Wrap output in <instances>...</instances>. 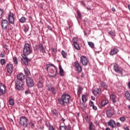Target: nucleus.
Wrapping results in <instances>:
<instances>
[{"label":"nucleus","instance_id":"nucleus-1","mask_svg":"<svg viewBox=\"0 0 130 130\" xmlns=\"http://www.w3.org/2000/svg\"><path fill=\"white\" fill-rule=\"evenodd\" d=\"M70 99H71V96L67 93H64L61 95V98L58 99V101L60 105L64 106L65 104L70 103Z\"/></svg>","mask_w":130,"mask_h":130},{"label":"nucleus","instance_id":"nucleus-2","mask_svg":"<svg viewBox=\"0 0 130 130\" xmlns=\"http://www.w3.org/2000/svg\"><path fill=\"white\" fill-rule=\"evenodd\" d=\"M32 52V49H31V46L28 43H26L24 45L23 48V53L25 54V55H28V54H30Z\"/></svg>","mask_w":130,"mask_h":130},{"label":"nucleus","instance_id":"nucleus-3","mask_svg":"<svg viewBox=\"0 0 130 130\" xmlns=\"http://www.w3.org/2000/svg\"><path fill=\"white\" fill-rule=\"evenodd\" d=\"M19 122L21 125H22L24 127H27L28 126V119L25 116H22L20 118Z\"/></svg>","mask_w":130,"mask_h":130},{"label":"nucleus","instance_id":"nucleus-4","mask_svg":"<svg viewBox=\"0 0 130 130\" xmlns=\"http://www.w3.org/2000/svg\"><path fill=\"white\" fill-rule=\"evenodd\" d=\"M15 88L17 90H18L19 91L21 90H24V85L23 84V81H15Z\"/></svg>","mask_w":130,"mask_h":130},{"label":"nucleus","instance_id":"nucleus-5","mask_svg":"<svg viewBox=\"0 0 130 130\" xmlns=\"http://www.w3.org/2000/svg\"><path fill=\"white\" fill-rule=\"evenodd\" d=\"M80 62L82 64V66H87V64H88V62H89V59H88V58L85 56L82 55L80 57Z\"/></svg>","mask_w":130,"mask_h":130},{"label":"nucleus","instance_id":"nucleus-6","mask_svg":"<svg viewBox=\"0 0 130 130\" xmlns=\"http://www.w3.org/2000/svg\"><path fill=\"white\" fill-rule=\"evenodd\" d=\"M26 84L28 87L30 88L34 86V82H33V79L30 77H27L26 79Z\"/></svg>","mask_w":130,"mask_h":130},{"label":"nucleus","instance_id":"nucleus-7","mask_svg":"<svg viewBox=\"0 0 130 130\" xmlns=\"http://www.w3.org/2000/svg\"><path fill=\"white\" fill-rule=\"evenodd\" d=\"M6 68L7 70V72L8 73H9V74H12L13 73V70L14 69V66L13 64L11 63H8L6 65Z\"/></svg>","mask_w":130,"mask_h":130},{"label":"nucleus","instance_id":"nucleus-8","mask_svg":"<svg viewBox=\"0 0 130 130\" xmlns=\"http://www.w3.org/2000/svg\"><path fill=\"white\" fill-rule=\"evenodd\" d=\"M4 94H6V85L1 83L0 84V96H3Z\"/></svg>","mask_w":130,"mask_h":130},{"label":"nucleus","instance_id":"nucleus-9","mask_svg":"<svg viewBox=\"0 0 130 130\" xmlns=\"http://www.w3.org/2000/svg\"><path fill=\"white\" fill-rule=\"evenodd\" d=\"M113 69L116 73H119L120 75L122 76V72H123V70L120 69L119 67H118V65L116 64H114Z\"/></svg>","mask_w":130,"mask_h":130},{"label":"nucleus","instance_id":"nucleus-10","mask_svg":"<svg viewBox=\"0 0 130 130\" xmlns=\"http://www.w3.org/2000/svg\"><path fill=\"white\" fill-rule=\"evenodd\" d=\"M8 20L11 24H14L15 23V18H14V14L10 13L9 14Z\"/></svg>","mask_w":130,"mask_h":130},{"label":"nucleus","instance_id":"nucleus-11","mask_svg":"<svg viewBox=\"0 0 130 130\" xmlns=\"http://www.w3.org/2000/svg\"><path fill=\"white\" fill-rule=\"evenodd\" d=\"M106 114L107 117H111L113 115H114V110L113 109H110L107 111Z\"/></svg>","mask_w":130,"mask_h":130},{"label":"nucleus","instance_id":"nucleus-12","mask_svg":"<svg viewBox=\"0 0 130 130\" xmlns=\"http://www.w3.org/2000/svg\"><path fill=\"white\" fill-rule=\"evenodd\" d=\"M2 27L4 30L8 29V21L6 19L2 20L1 23Z\"/></svg>","mask_w":130,"mask_h":130},{"label":"nucleus","instance_id":"nucleus-13","mask_svg":"<svg viewBox=\"0 0 130 130\" xmlns=\"http://www.w3.org/2000/svg\"><path fill=\"white\" fill-rule=\"evenodd\" d=\"M75 67L77 69V71L78 73H81V71H82V67H81V65H80V63L78 61H75L74 63Z\"/></svg>","mask_w":130,"mask_h":130},{"label":"nucleus","instance_id":"nucleus-14","mask_svg":"<svg viewBox=\"0 0 130 130\" xmlns=\"http://www.w3.org/2000/svg\"><path fill=\"white\" fill-rule=\"evenodd\" d=\"M17 80L16 81H21L23 82V80H25V75L23 74H19L17 76Z\"/></svg>","mask_w":130,"mask_h":130},{"label":"nucleus","instance_id":"nucleus-15","mask_svg":"<svg viewBox=\"0 0 130 130\" xmlns=\"http://www.w3.org/2000/svg\"><path fill=\"white\" fill-rule=\"evenodd\" d=\"M49 91H50L53 93V94H55L56 93V91H55V88L54 87L51 86V84H48L47 85Z\"/></svg>","mask_w":130,"mask_h":130},{"label":"nucleus","instance_id":"nucleus-16","mask_svg":"<svg viewBox=\"0 0 130 130\" xmlns=\"http://www.w3.org/2000/svg\"><path fill=\"white\" fill-rule=\"evenodd\" d=\"M119 50H118V49L117 48H114V49H112L111 51L110 52V54L111 55H115V54H116L117 52H118Z\"/></svg>","mask_w":130,"mask_h":130},{"label":"nucleus","instance_id":"nucleus-17","mask_svg":"<svg viewBox=\"0 0 130 130\" xmlns=\"http://www.w3.org/2000/svg\"><path fill=\"white\" fill-rule=\"evenodd\" d=\"M101 92V88H98L96 89H92V92L96 96V95H99V94H100V92Z\"/></svg>","mask_w":130,"mask_h":130},{"label":"nucleus","instance_id":"nucleus-18","mask_svg":"<svg viewBox=\"0 0 130 130\" xmlns=\"http://www.w3.org/2000/svg\"><path fill=\"white\" fill-rule=\"evenodd\" d=\"M38 47L41 52H42L43 53H45V49H44V47H43V45L42 44H40Z\"/></svg>","mask_w":130,"mask_h":130},{"label":"nucleus","instance_id":"nucleus-19","mask_svg":"<svg viewBox=\"0 0 130 130\" xmlns=\"http://www.w3.org/2000/svg\"><path fill=\"white\" fill-rule=\"evenodd\" d=\"M30 59L28 58L26 56L23 57V61L25 66H28L29 64L28 61H30Z\"/></svg>","mask_w":130,"mask_h":130},{"label":"nucleus","instance_id":"nucleus-20","mask_svg":"<svg viewBox=\"0 0 130 130\" xmlns=\"http://www.w3.org/2000/svg\"><path fill=\"white\" fill-rule=\"evenodd\" d=\"M108 124L109 125H110L112 127H115V121H114L113 120H110L108 122Z\"/></svg>","mask_w":130,"mask_h":130},{"label":"nucleus","instance_id":"nucleus-21","mask_svg":"<svg viewBox=\"0 0 130 130\" xmlns=\"http://www.w3.org/2000/svg\"><path fill=\"white\" fill-rule=\"evenodd\" d=\"M100 85L103 88H104V89H106V90H107V88H108V85L106 84L105 82L103 81H101Z\"/></svg>","mask_w":130,"mask_h":130},{"label":"nucleus","instance_id":"nucleus-22","mask_svg":"<svg viewBox=\"0 0 130 130\" xmlns=\"http://www.w3.org/2000/svg\"><path fill=\"white\" fill-rule=\"evenodd\" d=\"M125 97L126 100L130 101V93L128 91L125 92Z\"/></svg>","mask_w":130,"mask_h":130},{"label":"nucleus","instance_id":"nucleus-23","mask_svg":"<svg viewBox=\"0 0 130 130\" xmlns=\"http://www.w3.org/2000/svg\"><path fill=\"white\" fill-rule=\"evenodd\" d=\"M110 98L111 99H112L113 103H116V95L113 94H112L110 95Z\"/></svg>","mask_w":130,"mask_h":130},{"label":"nucleus","instance_id":"nucleus-24","mask_svg":"<svg viewBox=\"0 0 130 130\" xmlns=\"http://www.w3.org/2000/svg\"><path fill=\"white\" fill-rule=\"evenodd\" d=\"M37 86L39 89L42 88L43 87V82L42 81H39L37 84Z\"/></svg>","mask_w":130,"mask_h":130},{"label":"nucleus","instance_id":"nucleus-25","mask_svg":"<svg viewBox=\"0 0 130 130\" xmlns=\"http://www.w3.org/2000/svg\"><path fill=\"white\" fill-rule=\"evenodd\" d=\"M59 70L60 76H64V72L63 71L62 68H61V66H59Z\"/></svg>","mask_w":130,"mask_h":130},{"label":"nucleus","instance_id":"nucleus-26","mask_svg":"<svg viewBox=\"0 0 130 130\" xmlns=\"http://www.w3.org/2000/svg\"><path fill=\"white\" fill-rule=\"evenodd\" d=\"M108 100H103L102 103H101V104H102V106H105V105H106V104H108Z\"/></svg>","mask_w":130,"mask_h":130},{"label":"nucleus","instance_id":"nucleus-27","mask_svg":"<svg viewBox=\"0 0 130 130\" xmlns=\"http://www.w3.org/2000/svg\"><path fill=\"white\" fill-rule=\"evenodd\" d=\"M82 101L84 103L86 102L87 101V96L85 95V94H82L81 97Z\"/></svg>","mask_w":130,"mask_h":130},{"label":"nucleus","instance_id":"nucleus-28","mask_svg":"<svg viewBox=\"0 0 130 130\" xmlns=\"http://www.w3.org/2000/svg\"><path fill=\"white\" fill-rule=\"evenodd\" d=\"M61 55L62 56V57L63 58H67V55L68 54V53H67V52H64V51L62 50L61 51Z\"/></svg>","mask_w":130,"mask_h":130},{"label":"nucleus","instance_id":"nucleus-29","mask_svg":"<svg viewBox=\"0 0 130 130\" xmlns=\"http://www.w3.org/2000/svg\"><path fill=\"white\" fill-rule=\"evenodd\" d=\"M52 113L53 115H55V116H57L58 115V113L57 112V111L56 110L54 109L52 111Z\"/></svg>","mask_w":130,"mask_h":130},{"label":"nucleus","instance_id":"nucleus-30","mask_svg":"<svg viewBox=\"0 0 130 130\" xmlns=\"http://www.w3.org/2000/svg\"><path fill=\"white\" fill-rule=\"evenodd\" d=\"M24 72L26 76H29V75H30V70H29L27 68L24 69Z\"/></svg>","mask_w":130,"mask_h":130},{"label":"nucleus","instance_id":"nucleus-31","mask_svg":"<svg viewBox=\"0 0 130 130\" xmlns=\"http://www.w3.org/2000/svg\"><path fill=\"white\" fill-rule=\"evenodd\" d=\"M73 45H74L75 48H76V49H77V50H80V46L79 45V44H78V43L73 44Z\"/></svg>","mask_w":130,"mask_h":130},{"label":"nucleus","instance_id":"nucleus-32","mask_svg":"<svg viewBox=\"0 0 130 130\" xmlns=\"http://www.w3.org/2000/svg\"><path fill=\"white\" fill-rule=\"evenodd\" d=\"M88 44L89 46H90V47H91V48H94V43H93L92 42H88Z\"/></svg>","mask_w":130,"mask_h":130},{"label":"nucleus","instance_id":"nucleus-33","mask_svg":"<svg viewBox=\"0 0 130 130\" xmlns=\"http://www.w3.org/2000/svg\"><path fill=\"white\" fill-rule=\"evenodd\" d=\"M20 22L21 23H25V22H26V17H22L20 19Z\"/></svg>","mask_w":130,"mask_h":130},{"label":"nucleus","instance_id":"nucleus-34","mask_svg":"<svg viewBox=\"0 0 130 130\" xmlns=\"http://www.w3.org/2000/svg\"><path fill=\"white\" fill-rule=\"evenodd\" d=\"M9 104L10 105H14V100H13L12 98H10L9 100Z\"/></svg>","mask_w":130,"mask_h":130},{"label":"nucleus","instance_id":"nucleus-35","mask_svg":"<svg viewBox=\"0 0 130 130\" xmlns=\"http://www.w3.org/2000/svg\"><path fill=\"white\" fill-rule=\"evenodd\" d=\"M82 90L83 89H82V88L81 87H78V92H77L78 95H81V93H82Z\"/></svg>","mask_w":130,"mask_h":130},{"label":"nucleus","instance_id":"nucleus-36","mask_svg":"<svg viewBox=\"0 0 130 130\" xmlns=\"http://www.w3.org/2000/svg\"><path fill=\"white\" fill-rule=\"evenodd\" d=\"M109 34L111 36H115V31L114 30H111L109 32Z\"/></svg>","mask_w":130,"mask_h":130},{"label":"nucleus","instance_id":"nucleus-37","mask_svg":"<svg viewBox=\"0 0 130 130\" xmlns=\"http://www.w3.org/2000/svg\"><path fill=\"white\" fill-rule=\"evenodd\" d=\"M29 127H31V128H34V127H35V125H34V123H33V122H30L29 123Z\"/></svg>","mask_w":130,"mask_h":130},{"label":"nucleus","instance_id":"nucleus-38","mask_svg":"<svg viewBox=\"0 0 130 130\" xmlns=\"http://www.w3.org/2000/svg\"><path fill=\"white\" fill-rule=\"evenodd\" d=\"M0 62L2 66H4V64H6V60H5V59H1Z\"/></svg>","mask_w":130,"mask_h":130},{"label":"nucleus","instance_id":"nucleus-39","mask_svg":"<svg viewBox=\"0 0 130 130\" xmlns=\"http://www.w3.org/2000/svg\"><path fill=\"white\" fill-rule=\"evenodd\" d=\"M72 42L73 43V44H75V43H78V39L77 38H74L72 40Z\"/></svg>","mask_w":130,"mask_h":130},{"label":"nucleus","instance_id":"nucleus-40","mask_svg":"<svg viewBox=\"0 0 130 130\" xmlns=\"http://www.w3.org/2000/svg\"><path fill=\"white\" fill-rule=\"evenodd\" d=\"M4 17V11L0 9V19H2Z\"/></svg>","mask_w":130,"mask_h":130},{"label":"nucleus","instance_id":"nucleus-41","mask_svg":"<svg viewBox=\"0 0 130 130\" xmlns=\"http://www.w3.org/2000/svg\"><path fill=\"white\" fill-rule=\"evenodd\" d=\"M13 62L15 64H17L18 63V59L17 58V57H13Z\"/></svg>","mask_w":130,"mask_h":130},{"label":"nucleus","instance_id":"nucleus-42","mask_svg":"<svg viewBox=\"0 0 130 130\" xmlns=\"http://www.w3.org/2000/svg\"><path fill=\"white\" fill-rule=\"evenodd\" d=\"M120 121H121L122 122H124V121H125V117H121L120 118Z\"/></svg>","mask_w":130,"mask_h":130},{"label":"nucleus","instance_id":"nucleus-43","mask_svg":"<svg viewBox=\"0 0 130 130\" xmlns=\"http://www.w3.org/2000/svg\"><path fill=\"white\" fill-rule=\"evenodd\" d=\"M77 15H78V17L79 18H82V15H81V12L79 10L77 11Z\"/></svg>","mask_w":130,"mask_h":130},{"label":"nucleus","instance_id":"nucleus-44","mask_svg":"<svg viewBox=\"0 0 130 130\" xmlns=\"http://www.w3.org/2000/svg\"><path fill=\"white\" fill-rule=\"evenodd\" d=\"M46 67H47L46 70L47 71H48V69H49V67H53V65L51 64H48L46 65Z\"/></svg>","mask_w":130,"mask_h":130},{"label":"nucleus","instance_id":"nucleus-45","mask_svg":"<svg viewBox=\"0 0 130 130\" xmlns=\"http://www.w3.org/2000/svg\"><path fill=\"white\" fill-rule=\"evenodd\" d=\"M59 130H67V129L66 128V126H60Z\"/></svg>","mask_w":130,"mask_h":130},{"label":"nucleus","instance_id":"nucleus-46","mask_svg":"<svg viewBox=\"0 0 130 130\" xmlns=\"http://www.w3.org/2000/svg\"><path fill=\"white\" fill-rule=\"evenodd\" d=\"M49 130H54V127H53V126L51 125H50L49 126Z\"/></svg>","mask_w":130,"mask_h":130},{"label":"nucleus","instance_id":"nucleus-47","mask_svg":"<svg viewBox=\"0 0 130 130\" xmlns=\"http://www.w3.org/2000/svg\"><path fill=\"white\" fill-rule=\"evenodd\" d=\"M92 126H93V123H90L89 124V129L90 130L93 129V127Z\"/></svg>","mask_w":130,"mask_h":130},{"label":"nucleus","instance_id":"nucleus-48","mask_svg":"<svg viewBox=\"0 0 130 130\" xmlns=\"http://www.w3.org/2000/svg\"><path fill=\"white\" fill-rule=\"evenodd\" d=\"M4 48H5V49H9V47L7 46V45H4Z\"/></svg>","mask_w":130,"mask_h":130},{"label":"nucleus","instance_id":"nucleus-49","mask_svg":"<svg viewBox=\"0 0 130 130\" xmlns=\"http://www.w3.org/2000/svg\"><path fill=\"white\" fill-rule=\"evenodd\" d=\"M89 105H90V106H94V103L92 102H90L89 103Z\"/></svg>","mask_w":130,"mask_h":130},{"label":"nucleus","instance_id":"nucleus-50","mask_svg":"<svg viewBox=\"0 0 130 130\" xmlns=\"http://www.w3.org/2000/svg\"><path fill=\"white\" fill-rule=\"evenodd\" d=\"M92 108L93 109H94V110H97V107L93 106H92Z\"/></svg>","mask_w":130,"mask_h":130},{"label":"nucleus","instance_id":"nucleus-51","mask_svg":"<svg viewBox=\"0 0 130 130\" xmlns=\"http://www.w3.org/2000/svg\"><path fill=\"white\" fill-rule=\"evenodd\" d=\"M116 125L118 126H121V124H120V123L119 122H117L116 123Z\"/></svg>","mask_w":130,"mask_h":130},{"label":"nucleus","instance_id":"nucleus-52","mask_svg":"<svg viewBox=\"0 0 130 130\" xmlns=\"http://www.w3.org/2000/svg\"><path fill=\"white\" fill-rule=\"evenodd\" d=\"M123 128L124 129V130H129L128 127H124Z\"/></svg>","mask_w":130,"mask_h":130},{"label":"nucleus","instance_id":"nucleus-53","mask_svg":"<svg viewBox=\"0 0 130 130\" xmlns=\"http://www.w3.org/2000/svg\"><path fill=\"white\" fill-rule=\"evenodd\" d=\"M24 31H25V32H27V31H28V28H27V27H25V28H24Z\"/></svg>","mask_w":130,"mask_h":130},{"label":"nucleus","instance_id":"nucleus-54","mask_svg":"<svg viewBox=\"0 0 130 130\" xmlns=\"http://www.w3.org/2000/svg\"><path fill=\"white\" fill-rule=\"evenodd\" d=\"M25 94L27 95V94H29V91L28 90H26L25 91Z\"/></svg>","mask_w":130,"mask_h":130},{"label":"nucleus","instance_id":"nucleus-55","mask_svg":"<svg viewBox=\"0 0 130 130\" xmlns=\"http://www.w3.org/2000/svg\"><path fill=\"white\" fill-rule=\"evenodd\" d=\"M128 88L130 89V81H129L128 83Z\"/></svg>","mask_w":130,"mask_h":130},{"label":"nucleus","instance_id":"nucleus-56","mask_svg":"<svg viewBox=\"0 0 130 130\" xmlns=\"http://www.w3.org/2000/svg\"><path fill=\"white\" fill-rule=\"evenodd\" d=\"M48 28L49 29V30H51L52 28L50 26H48Z\"/></svg>","mask_w":130,"mask_h":130},{"label":"nucleus","instance_id":"nucleus-57","mask_svg":"<svg viewBox=\"0 0 130 130\" xmlns=\"http://www.w3.org/2000/svg\"><path fill=\"white\" fill-rule=\"evenodd\" d=\"M112 11L113 12H115V8H112Z\"/></svg>","mask_w":130,"mask_h":130},{"label":"nucleus","instance_id":"nucleus-58","mask_svg":"<svg viewBox=\"0 0 130 130\" xmlns=\"http://www.w3.org/2000/svg\"><path fill=\"white\" fill-rule=\"evenodd\" d=\"M91 99L92 100H95V98L93 96H91Z\"/></svg>","mask_w":130,"mask_h":130},{"label":"nucleus","instance_id":"nucleus-59","mask_svg":"<svg viewBox=\"0 0 130 130\" xmlns=\"http://www.w3.org/2000/svg\"><path fill=\"white\" fill-rule=\"evenodd\" d=\"M52 51H53L54 52H55V51H56V49H52Z\"/></svg>","mask_w":130,"mask_h":130},{"label":"nucleus","instance_id":"nucleus-60","mask_svg":"<svg viewBox=\"0 0 130 130\" xmlns=\"http://www.w3.org/2000/svg\"><path fill=\"white\" fill-rule=\"evenodd\" d=\"M61 120H62V121H64L66 120L64 119V118H62Z\"/></svg>","mask_w":130,"mask_h":130},{"label":"nucleus","instance_id":"nucleus-61","mask_svg":"<svg viewBox=\"0 0 130 130\" xmlns=\"http://www.w3.org/2000/svg\"><path fill=\"white\" fill-rule=\"evenodd\" d=\"M46 126H47L48 127H49V126H50V125H48L47 123H46Z\"/></svg>","mask_w":130,"mask_h":130},{"label":"nucleus","instance_id":"nucleus-62","mask_svg":"<svg viewBox=\"0 0 130 130\" xmlns=\"http://www.w3.org/2000/svg\"><path fill=\"white\" fill-rule=\"evenodd\" d=\"M1 57H4V54H1Z\"/></svg>","mask_w":130,"mask_h":130},{"label":"nucleus","instance_id":"nucleus-63","mask_svg":"<svg viewBox=\"0 0 130 130\" xmlns=\"http://www.w3.org/2000/svg\"><path fill=\"white\" fill-rule=\"evenodd\" d=\"M106 130H110V128H109V127L106 128Z\"/></svg>","mask_w":130,"mask_h":130},{"label":"nucleus","instance_id":"nucleus-64","mask_svg":"<svg viewBox=\"0 0 130 130\" xmlns=\"http://www.w3.org/2000/svg\"><path fill=\"white\" fill-rule=\"evenodd\" d=\"M0 130H3L2 127H0Z\"/></svg>","mask_w":130,"mask_h":130}]
</instances>
